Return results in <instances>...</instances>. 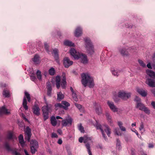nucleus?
Wrapping results in <instances>:
<instances>
[{"mask_svg": "<svg viewBox=\"0 0 155 155\" xmlns=\"http://www.w3.org/2000/svg\"><path fill=\"white\" fill-rule=\"evenodd\" d=\"M51 92L52 91H47V95L49 97H51Z\"/></svg>", "mask_w": 155, "mask_h": 155, "instance_id": "nucleus-60", "label": "nucleus"}, {"mask_svg": "<svg viewBox=\"0 0 155 155\" xmlns=\"http://www.w3.org/2000/svg\"><path fill=\"white\" fill-rule=\"evenodd\" d=\"M44 46H45V47L46 50V51L48 53H49L50 51H49V46L48 45V43H46V42L44 43Z\"/></svg>", "mask_w": 155, "mask_h": 155, "instance_id": "nucleus-45", "label": "nucleus"}, {"mask_svg": "<svg viewBox=\"0 0 155 155\" xmlns=\"http://www.w3.org/2000/svg\"><path fill=\"white\" fill-rule=\"evenodd\" d=\"M114 101L116 102H117L119 101V98L117 97H115L113 98Z\"/></svg>", "mask_w": 155, "mask_h": 155, "instance_id": "nucleus-57", "label": "nucleus"}, {"mask_svg": "<svg viewBox=\"0 0 155 155\" xmlns=\"http://www.w3.org/2000/svg\"><path fill=\"white\" fill-rule=\"evenodd\" d=\"M131 95L130 93L126 92L123 91H120L118 93V97L124 101H126L130 98Z\"/></svg>", "mask_w": 155, "mask_h": 155, "instance_id": "nucleus-3", "label": "nucleus"}, {"mask_svg": "<svg viewBox=\"0 0 155 155\" xmlns=\"http://www.w3.org/2000/svg\"><path fill=\"white\" fill-rule=\"evenodd\" d=\"M108 121L109 124L111 126H113V123L112 122V121L111 119H109L108 120Z\"/></svg>", "mask_w": 155, "mask_h": 155, "instance_id": "nucleus-61", "label": "nucleus"}, {"mask_svg": "<svg viewBox=\"0 0 155 155\" xmlns=\"http://www.w3.org/2000/svg\"><path fill=\"white\" fill-rule=\"evenodd\" d=\"M46 87L47 91H52V88L51 86V84L50 82H48L47 84Z\"/></svg>", "mask_w": 155, "mask_h": 155, "instance_id": "nucleus-46", "label": "nucleus"}, {"mask_svg": "<svg viewBox=\"0 0 155 155\" xmlns=\"http://www.w3.org/2000/svg\"><path fill=\"white\" fill-rule=\"evenodd\" d=\"M137 91L142 96L145 97L147 94V91L146 90H144L142 88H140L137 87L136 88Z\"/></svg>", "mask_w": 155, "mask_h": 155, "instance_id": "nucleus-12", "label": "nucleus"}, {"mask_svg": "<svg viewBox=\"0 0 155 155\" xmlns=\"http://www.w3.org/2000/svg\"><path fill=\"white\" fill-rule=\"evenodd\" d=\"M72 96L74 100L76 101H77L78 99L77 97V95L74 92L72 93Z\"/></svg>", "mask_w": 155, "mask_h": 155, "instance_id": "nucleus-49", "label": "nucleus"}, {"mask_svg": "<svg viewBox=\"0 0 155 155\" xmlns=\"http://www.w3.org/2000/svg\"><path fill=\"white\" fill-rule=\"evenodd\" d=\"M36 74L38 79L39 80H41V72L39 70H37L36 72Z\"/></svg>", "mask_w": 155, "mask_h": 155, "instance_id": "nucleus-44", "label": "nucleus"}, {"mask_svg": "<svg viewBox=\"0 0 155 155\" xmlns=\"http://www.w3.org/2000/svg\"><path fill=\"white\" fill-rule=\"evenodd\" d=\"M8 110L4 106H3L0 108V114H8L10 113L9 111H8Z\"/></svg>", "mask_w": 155, "mask_h": 155, "instance_id": "nucleus-20", "label": "nucleus"}, {"mask_svg": "<svg viewBox=\"0 0 155 155\" xmlns=\"http://www.w3.org/2000/svg\"><path fill=\"white\" fill-rule=\"evenodd\" d=\"M25 95L27 99L31 97L30 94L27 92H25Z\"/></svg>", "mask_w": 155, "mask_h": 155, "instance_id": "nucleus-53", "label": "nucleus"}, {"mask_svg": "<svg viewBox=\"0 0 155 155\" xmlns=\"http://www.w3.org/2000/svg\"><path fill=\"white\" fill-rule=\"evenodd\" d=\"M151 91L155 97V88L151 90Z\"/></svg>", "mask_w": 155, "mask_h": 155, "instance_id": "nucleus-62", "label": "nucleus"}, {"mask_svg": "<svg viewBox=\"0 0 155 155\" xmlns=\"http://www.w3.org/2000/svg\"><path fill=\"white\" fill-rule=\"evenodd\" d=\"M61 85L63 89L65 88L66 85V78H62Z\"/></svg>", "mask_w": 155, "mask_h": 155, "instance_id": "nucleus-34", "label": "nucleus"}, {"mask_svg": "<svg viewBox=\"0 0 155 155\" xmlns=\"http://www.w3.org/2000/svg\"><path fill=\"white\" fill-rule=\"evenodd\" d=\"M71 54L74 58L75 59H78L79 55L80 53L77 52L76 51L74 48H71L70 50Z\"/></svg>", "mask_w": 155, "mask_h": 155, "instance_id": "nucleus-11", "label": "nucleus"}, {"mask_svg": "<svg viewBox=\"0 0 155 155\" xmlns=\"http://www.w3.org/2000/svg\"><path fill=\"white\" fill-rule=\"evenodd\" d=\"M72 120L71 118L64 119L62 121V124L63 126H69L72 124Z\"/></svg>", "mask_w": 155, "mask_h": 155, "instance_id": "nucleus-10", "label": "nucleus"}, {"mask_svg": "<svg viewBox=\"0 0 155 155\" xmlns=\"http://www.w3.org/2000/svg\"><path fill=\"white\" fill-rule=\"evenodd\" d=\"M106 117L107 118V120H108L109 119H111V117L110 116V115H109V114H108L106 113Z\"/></svg>", "mask_w": 155, "mask_h": 155, "instance_id": "nucleus-59", "label": "nucleus"}, {"mask_svg": "<svg viewBox=\"0 0 155 155\" xmlns=\"http://www.w3.org/2000/svg\"><path fill=\"white\" fill-rule=\"evenodd\" d=\"M94 126L96 127L97 129L100 130L103 137L106 140V137L105 136V134H104V131L103 129L102 128L101 125L99 124H98L97 122L96 121V123L94 125Z\"/></svg>", "mask_w": 155, "mask_h": 155, "instance_id": "nucleus-17", "label": "nucleus"}, {"mask_svg": "<svg viewBox=\"0 0 155 155\" xmlns=\"http://www.w3.org/2000/svg\"><path fill=\"white\" fill-rule=\"evenodd\" d=\"M120 71L119 70H114L112 71V74L114 76L118 77L119 75V74L120 73Z\"/></svg>", "mask_w": 155, "mask_h": 155, "instance_id": "nucleus-35", "label": "nucleus"}, {"mask_svg": "<svg viewBox=\"0 0 155 155\" xmlns=\"http://www.w3.org/2000/svg\"><path fill=\"white\" fill-rule=\"evenodd\" d=\"M12 137H13L12 134V133H9L8 134V139H11L12 138Z\"/></svg>", "mask_w": 155, "mask_h": 155, "instance_id": "nucleus-54", "label": "nucleus"}, {"mask_svg": "<svg viewBox=\"0 0 155 155\" xmlns=\"http://www.w3.org/2000/svg\"><path fill=\"white\" fill-rule=\"evenodd\" d=\"M44 117V120H46L48 118V113L49 112L42 111Z\"/></svg>", "mask_w": 155, "mask_h": 155, "instance_id": "nucleus-37", "label": "nucleus"}, {"mask_svg": "<svg viewBox=\"0 0 155 155\" xmlns=\"http://www.w3.org/2000/svg\"><path fill=\"white\" fill-rule=\"evenodd\" d=\"M84 40L85 42V45L87 53L91 55L93 54L94 52V47L90 40L89 38H84Z\"/></svg>", "mask_w": 155, "mask_h": 155, "instance_id": "nucleus-2", "label": "nucleus"}, {"mask_svg": "<svg viewBox=\"0 0 155 155\" xmlns=\"http://www.w3.org/2000/svg\"><path fill=\"white\" fill-rule=\"evenodd\" d=\"M49 73L51 75H53L55 74V70L53 68H51L49 71Z\"/></svg>", "mask_w": 155, "mask_h": 155, "instance_id": "nucleus-43", "label": "nucleus"}, {"mask_svg": "<svg viewBox=\"0 0 155 155\" xmlns=\"http://www.w3.org/2000/svg\"><path fill=\"white\" fill-rule=\"evenodd\" d=\"M22 105L23 107L25 110H27L28 109V107L27 105V101L26 98L25 97L23 98Z\"/></svg>", "mask_w": 155, "mask_h": 155, "instance_id": "nucleus-29", "label": "nucleus"}, {"mask_svg": "<svg viewBox=\"0 0 155 155\" xmlns=\"http://www.w3.org/2000/svg\"><path fill=\"white\" fill-rule=\"evenodd\" d=\"M96 113L98 115H99L102 113V110L101 107L100 106L96 107L95 109Z\"/></svg>", "mask_w": 155, "mask_h": 155, "instance_id": "nucleus-38", "label": "nucleus"}, {"mask_svg": "<svg viewBox=\"0 0 155 155\" xmlns=\"http://www.w3.org/2000/svg\"><path fill=\"white\" fill-rule=\"evenodd\" d=\"M119 128H120V127H122V126L123 123L121 121H118L117 122Z\"/></svg>", "mask_w": 155, "mask_h": 155, "instance_id": "nucleus-58", "label": "nucleus"}, {"mask_svg": "<svg viewBox=\"0 0 155 155\" xmlns=\"http://www.w3.org/2000/svg\"><path fill=\"white\" fill-rule=\"evenodd\" d=\"M82 33V29L80 27H77L74 32L75 36L76 37H79L81 36Z\"/></svg>", "mask_w": 155, "mask_h": 155, "instance_id": "nucleus-19", "label": "nucleus"}, {"mask_svg": "<svg viewBox=\"0 0 155 155\" xmlns=\"http://www.w3.org/2000/svg\"><path fill=\"white\" fill-rule=\"evenodd\" d=\"M33 113L37 116L40 115V109L38 105L35 104L32 107Z\"/></svg>", "mask_w": 155, "mask_h": 155, "instance_id": "nucleus-14", "label": "nucleus"}, {"mask_svg": "<svg viewBox=\"0 0 155 155\" xmlns=\"http://www.w3.org/2000/svg\"><path fill=\"white\" fill-rule=\"evenodd\" d=\"M134 101L137 102V104L138 103H140L141 102V99L139 97L136 96L134 99Z\"/></svg>", "mask_w": 155, "mask_h": 155, "instance_id": "nucleus-50", "label": "nucleus"}, {"mask_svg": "<svg viewBox=\"0 0 155 155\" xmlns=\"http://www.w3.org/2000/svg\"><path fill=\"white\" fill-rule=\"evenodd\" d=\"M64 44L65 45L69 46H74V45L73 43L68 40L65 41L64 42Z\"/></svg>", "mask_w": 155, "mask_h": 155, "instance_id": "nucleus-32", "label": "nucleus"}, {"mask_svg": "<svg viewBox=\"0 0 155 155\" xmlns=\"http://www.w3.org/2000/svg\"><path fill=\"white\" fill-rule=\"evenodd\" d=\"M53 53L54 54V57L55 60L58 61L59 59L58 54V50L57 49H54L53 50Z\"/></svg>", "mask_w": 155, "mask_h": 155, "instance_id": "nucleus-24", "label": "nucleus"}, {"mask_svg": "<svg viewBox=\"0 0 155 155\" xmlns=\"http://www.w3.org/2000/svg\"><path fill=\"white\" fill-rule=\"evenodd\" d=\"M120 128L122 131H126L125 128L123 126L122 127H120Z\"/></svg>", "mask_w": 155, "mask_h": 155, "instance_id": "nucleus-64", "label": "nucleus"}, {"mask_svg": "<svg viewBox=\"0 0 155 155\" xmlns=\"http://www.w3.org/2000/svg\"><path fill=\"white\" fill-rule=\"evenodd\" d=\"M84 136V143H86L85 146L87 149V150L89 155H92L91 149L90 146V144L87 143V142L89 140H91L92 138L91 137H88L87 136L85 135Z\"/></svg>", "mask_w": 155, "mask_h": 155, "instance_id": "nucleus-5", "label": "nucleus"}, {"mask_svg": "<svg viewBox=\"0 0 155 155\" xmlns=\"http://www.w3.org/2000/svg\"><path fill=\"white\" fill-rule=\"evenodd\" d=\"M151 105L153 107V108L155 109V102L153 101L151 103Z\"/></svg>", "mask_w": 155, "mask_h": 155, "instance_id": "nucleus-63", "label": "nucleus"}, {"mask_svg": "<svg viewBox=\"0 0 155 155\" xmlns=\"http://www.w3.org/2000/svg\"><path fill=\"white\" fill-rule=\"evenodd\" d=\"M18 140L19 143H20L22 147H23L24 146L25 144V142L24 141L23 137L22 134H21L18 137Z\"/></svg>", "mask_w": 155, "mask_h": 155, "instance_id": "nucleus-23", "label": "nucleus"}, {"mask_svg": "<svg viewBox=\"0 0 155 155\" xmlns=\"http://www.w3.org/2000/svg\"><path fill=\"white\" fill-rule=\"evenodd\" d=\"M107 104L110 109L114 112H116L118 111V108L115 106L114 103L112 102L108 101Z\"/></svg>", "mask_w": 155, "mask_h": 155, "instance_id": "nucleus-13", "label": "nucleus"}, {"mask_svg": "<svg viewBox=\"0 0 155 155\" xmlns=\"http://www.w3.org/2000/svg\"><path fill=\"white\" fill-rule=\"evenodd\" d=\"M51 137L53 138H57L58 137V136L56 133H53L52 134Z\"/></svg>", "mask_w": 155, "mask_h": 155, "instance_id": "nucleus-56", "label": "nucleus"}, {"mask_svg": "<svg viewBox=\"0 0 155 155\" xmlns=\"http://www.w3.org/2000/svg\"><path fill=\"white\" fill-rule=\"evenodd\" d=\"M56 87L58 89L60 87V78L59 76H57L56 77Z\"/></svg>", "mask_w": 155, "mask_h": 155, "instance_id": "nucleus-30", "label": "nucleus"}, {"mask_svg": "<svg viewBox=\"0 0 155 155\" xmlns=\"http://www.w3.org/2000/svg\"><path fill=\"white\" fill-rule=\"evenodd\" d=\"M45 104V106H44L42 107V111H44L48 112H51L52 110V105L51 104H49L47 102Z\"/></svg>", "mask_w": 155, "mask_h": 155, "instance_id": "nucleus-8", "label": "nucleus"}, {"mask_svg": "<svg viewBox=\"0 0 155 155\" xmlns=\"http://www.w3.org/2000/svg\"><path fill=\"white\" fill-rule=\"evenodd\" d=\"M31 147V152L32 154H34L35 153V152L37 151V149L38 148L35 147L33 146Z\"/></svg>", "mask_w": 155, "mask_h": 155, "instance_id": "nucleus-42", "label": "nucleus"}, {"mask_svg": "<svg viewBox=\"0 0 155 155\" xmlns=\"http://www.w3.org/2000/svg\"><path fill=\"white\" fill-rule=\"evenodd\" d=\"M138 62L140 65L143 67L144 68L146 66V64L142 60L139 59Z\"/></svg>", "mask_w": 155, "mask_h": 155, "instance_id": "nucleus-47", "label": "nucleus"}, {"mask_svg": "<svg viewBox=\"0 0 155 155\" xmlns=\"http://www.w3.org/2000/svg\"><path fill=\"white\" fill-rule=\"evenodd\" d=\"M116 148L117 149L119 150H120L121 148V146L120 144V141L118 139H117Z\"/></svg>", "mask_w": 155, "mask_h": 155, "instance_id": "nucleus-36", "label": "nucleus"}, {"mask_svg": "<svg viewBox=\"0 0 155 155\" xmlns=\"http://www.w3.org/2000/svg\"><path fill=\"white\" fill-rule=\"evenodd\" d=\"M64 97V95L61 92H59L57 94V100L59 101L63 99Z\"/></svg>", "mask_w": 155, "mask_h": 155, "instance_id": "nucleus-26", "label": "nucleus"}, {"mask_svg": "<svg viewBox=\"0 0 155 155\" xmlns=\"http://www.w3.org/2000/svg\"><path fill=\"white\" fill-rule=\"evenodd\" d=\"M78 128L79 130L81 131V133H84V127L82 126L81 123L79 124L78 125Z\"/></svg>", "mask_w": 155, "mask_h": 155, "instance_id": "nucleus-40", "label": "nucleus"}, {"mask_svg": "<svg viewBox=\"0 0 155 155\" xmlns=\"http://www.w3.org/2000/svg\"><path fill=\"white\" fill-rule=\"evenodd\" d=\"M146 73L151 78L155 79V72L151 70L147 69Z\"/></svg>", "mask_w": 155, "mask_h": 155, "instance_id": "nucleus-18", "label": "nucleus"}, {"mask_svg": "<svg viewBox=\"0 0 155 155\" xmlns=\"http://www.w3.org/2000/svg\"><path fill=\"white\" fill-rule=\"evenodd\" d=\"M31 79L33 81H35L36 80V78L34 74H32L30 76Z\"/></svg>", "mask_w": 155, "mask_h": 155, "instance_id": "nucleus-51", "label": "nucleus"}, {"mask_svg": "<svg viewBox=\"0 0 155 155\" xmlns=\"http://www.w3.org/2000/svg\"><path fill=\"white\" fill-rule=\"evenodd\" d=\"M83 140H84V136L83 137H81L79 138V141L80 143L82 142Z\"/></svg>", "mask_w": 155, "mask_h": 155, "instance_id": "nucleus-55", "label": "nucleus"}, {"mask_svg": "<svg viewBox=\"0 0 155 155\" xmlns=\"http://www.w3.org/2000/svg\"><path fill=\"white\" fill-rule=\"evenodd\" d=\"M33 61L36 64L39 63V57L38 55H35L33 59Z\"/></svg>", "mask_w": 155, "mask_h": 155, "instance_id": "nucleus-28", "label": "nucleus"}, {"mask_svg": "<svg viewBox=\"0 0 155 155\" xmlns=\"http://www.w3.org/2000/svg\"><path fill=\"white\" fill-rule=\"evenodd\" d=\"M3 94L5 97H9V92L8 90H4L3 91Z\"/></svg>", "mask_w": 155, "mask_h": 155, "instance_id": "nucleus-39", "label": "nucleus"}, {"mask_svg": "<svg viewBox=\"0 0 155 155\" xmlns=\"http://www.w3.org/2000/svg\"><path fill=\"white\" fill-rule=\"evenodd\" d=\"M63 105L61 103H56L54 105L55 109L56 110H57L59 109L63 108Z\"/></svg>", "mask_w": 155, "mask_h": 155, "instance_id": "nucleus-33", "label": "nucleus"}, {"mask_svg": "<svg viewBox=\"0 0 155 155\" xmlns=\"http://www.w3.org/2000/svg\"><path fill=\"white\" fill-rule=\"evenodd\" d=\"M24 131L25 139L27 140L28 142H29L32 135L31 129L29 127L27 126L26 129L24 130Z\"/></svg>", "mask_w": 155, "mask_h": 155, "instance_id": "nucleus-4", "label": "nucleus"}, {"mask_svg": "<svg viewBox=\"0 0 155 155\" xmlns=\"http://www.w3.org/2000/svg\"><path fill=\"white\" fill-rule=\"evenodd\" d=\"M79 58L81 59V62L84 64H86L88 63V60L87 56L83 54H81L79 55Z\"/></svg>", "mask_w": 155, "mask_h": 155, "instance_id": "nucleus-15", "label": "nucleus"}, {"mask_svg": "<svg viewBox=\"0 0 155 155\" xmlns=\"http://www.w3.org/2000/svg\"><path fill=\"white\" fill-rule=\"evenodd\" d=\"M30 146H33L35 147L38 148V142L35 140H32L30 141Z\"/></svg>", "mask_w": 155, "mask_h": 155, "instance_id": "nucleus-25", "label": "nucleus"}, {"mask_svg": "<svg viewBox=\"0 0 155 155\" xmlns=\"http://www.w3.org/2000/svg\"><path fill=\"white\" fill-rule=\"evenodd\" d=\"M114 132L115 134L118 136H121V133L120 132L119 129L118 128H115L114 129Z\"/></svg>", "mask_w": 155, "mask_h": 155, "instance_id": "nucleus-41", "label": "nucleus"}, {"mask_svg": "<svg viewBox=\"0 0 155 155\" xmlns=\"http://www.w3.org/2000/svg\"><path fill=\"white\" fill-rule=\"evenodd\" d=\"M81 82L85 87L87 85L90 88L93 87L94 86V84L93 79L89 74L83 73L81 74Z\"/></svg>", "mask_w": 155, "mask_h": 155, "instance_id": "nucleus-1", "label": "nucleus"}, {"mask_svg": "<svg viewBox=\"0 0 155 155\" xmlns=\"http://www.w3.org/2000/svg\"><path fill=\"white\" fill-rule=\"evenodd\" d=\"M145 107L144 104L142 103L141 102H140L138 103L137 104L136 107V108H139L140 110H142Z\"/></svg>", "mask_w": 155, "mask_h": 155, "instance_id": "nucleus-27", "label": "nucleus"}, {"mask_svg": "<svg viewBox=\"0 0 155 155\" xmlns=\"http://www.w3.org/2000/svg\"><path fill=\"white\" fill-rule=\"evenodd\" d=\"M119 51L120 54L123 56L128 57L130 54L127 51V49L125 48H122L119 49Z\"/></svg>", "mask_w": 155, "mask_h": 155, "instance_id": "nucleus-16", "label": "nucleus"}, {"mask_svg": "<svg viewBox=\"0 0 155 155\" xmlns=\"http://www.w3.org/2000/svg\"><path fill=\"white\" fill-rule=\"evenodd\" d=\"M51 123L53 126H55L57 124V122L55 117L52 116L51 118Z\"/></svg>", "mask_w": 155, "mask_h": 155, "instance_id": "nucleus-31", "label": "nucleus"}, {"mask_svg": "<svg viewBox=\"0 0 155 155\" xmlns=\"http://www.w3.org/2000/svg\"><path fill=\"white\" fill-rule=\"evenodd\" d=\"M73 62L70 60L68 57H65L63 59V64L64 67L68 68L70 66L72 65Z\"/></svg>", "mask_w": 155, "mask_h": 155, "instance_id": "nucleus-7", "label": "nucleus"}, {"mask_svg": "<svg viewBox=\"0 0 155 155\" xmlns=\"http://www.w3.org/2000/svg\"><path fill=\"white\" fill-rule=\"evenodd\" d=\"M61 104L63 105V108L65 110H67L68 108V107L70 106V104L65 101H62Z\"/></svg>", "mask_w": 155, "mask_h": 155, "instance_id": "nucleus-22", "label": "nucleus"}, {"mask_svg": "<svg viewBox=\"0 0 155 155\" xmlns=\"http://www.w3.org/2000/svg\"><path fill=\"white\" fill-rule=\"evenodd\" d=\"M104 130L106 133L107 136L109 137L111 133V130L109 126L107 125H104Z\"/></svg>", "mask_w": 155, "mask_h": 155, "instance_id": "nucleus-21", "label": "nucleus"}, {"mask_svg": "<svg viewBox=\"0 0 155 155\" xmlns=\"http://www.w3.org/2000/svg\"><path fill=\"white\" fill-rule=\"evenodd\" d=\"M145 83L150 87H155V80L154 79L147 78L146 79Z\"/></svg>", "mask_w": 155, "mask_h": 155, "instance_id": "nucleus-9", "label": "nucleus"}, {"mask_svg": "<svg viewBox=\"0 0 155 155\" xmlns=\"http://www.w3.org/2000/svg\"><path fill=\"white\" fill-rule=\"evenodd\" d=\"M4 146L7 150H8V151H12V153L13 154H14L15 155H20V153H18L16 151V149H11L9 144L8 143L6 142L5 143Z\"/></svg>", "mask_w": 155, "mask_h": 155, "instance_id": "nucleus-6", "label": "nucleus"}, {"mask_svg": "<svg viewBox=\"0 0 155 155\" xmlns=\"http://www.w3.org/2000/svg\"><path fill=\"white\" fill-rule=\"evenodd\" d=\"M142 111H143L146 114L148 115L150 114V110L146 107L143 108Z\"/></svg>", "mask_w": 155, "mask_h": 155, "instance_id": "nucleus-48", "label": "nucleus"}, {"mask_svg": "<svg viewBox=\"0 0 155 155\" xmlns=\"http://www.w3.org/2000/svg\"><path fill=\"white\" fill-rule=\"evenodd\" d=\"M75 105L79 110H80L82 107V106L81 105L78 104L76 103H75Z\"/></svg>", "mask_w": 155, "mask_h": 155, "instance_id": "nucleus-52", "label": "nucleus"}]
</instances>
